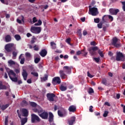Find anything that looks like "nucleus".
Here are the masks:
<instances>
[{
	"instance_id": "obj_1",
	"label": "nucleus",
	"mask_w": 125,
	"mask_h": 125,
	"mask_svg": "<svg viewBox=\"0 0 125 125\" xmlns=\"http://www.w3.org/2000/svg\"><path fill=\"white\" fill-rule=\"evenodd\" d=\"M71 73L72 67L68 66H63V70H60L59 71V74L62 80H65V79H67V75H71Z\"/></svg>"
},
{
	"instance_id": "obj_2",
	"label": "nucleus",
	"mask_w": 125,
	"mask_h": 125,
	"mask_svg": "<svg viewBox=\"0 0 125 125\" xmlns=\"http://www.w3.org/2000/svg\"><path fill=\"white\" fill-rule=\"evenodd\" d=\"M9 70V68L6 69L7 73L10 80L15 83L18 82V78L16 77V73L13 70Z\"/></svg>"
},
{
	"instance_id": "obj_3",
	"label": "nucleus",
	"mask_w": 125,
	"mask_h": 125,
	"mask_svg": "<svg viewBox=\"0 0 125 125\" xmlns=\"http://www.w3.org/2000/svg\"><path fill=\"white\" fill-rule=\"evenodd\" d=\"M4 48L7 52H11L13 50H16V48L14 46V44L9 43L5 45Z\"/></svg>"
},
{
	"instance_id": "obj_4",
	"label": "nucleus",
	"mask_w": 125,
	"mask_h": 125,
	"mask_svg": "<svg viewBox=\"0 0 125 125\" xmlns=\"http://www.w3.org/2000/svg\"><path fill=\"white\" fill-rule=\"evenodd\" d=\"M89 14L92 15V16H96L99 14L98 12V9L96 7L90 8V6H89Z\"/></svg>"
},
{
	"instance_id": "obj_5",
	"label": "nucleus",
	"mask_w": 125,
	"mask_h": 125,
	"mask_svg": "<svg viewBox=\"0 0 125 125\" xmlns=\"http://www.w3.org/2000/svg\"><path fill=\"white\" fill-rule=\"evenodd\" d=\"M116 61H125V56H124L123 53L117 52L116 54Z\"/></svg>"
},
{
	"instance_id": "obj_6",
	"label": "nucleus",
	"mask_w": 125,
	"mask_h": 125,
	"mask_svg": "<svg viewBox=\"0 0 125 125\" xmlns=\"http://www.w3.org/2000/svg\"><path fill=\"white\" fill-rule=\"evenodd\" d=\"M40 122H41V118L38 115L35 114H31V123L32 124L40 123Z\"/></svg>"
},
{
	"instance_id": "obj_7",
	"label": "nucleus",
	"mask_w": 125,
	"mask_h": 125,
	"mask_svg": "<svg viewBox=\"0 0 125 125\" xmlns=\"http://www.w3.org/2000/svg\"><path fill=\"white\" fill-rule=\"evenodd\" d=\"M48 122L50 125H56V124L54 123V115H53L52 112H49Z\"/></svg>"
},
{
	"instance_id": "obj_8",
	"label": "nucleus",
	"mask_w": 125,
	"mask_h": 125,
	"mask_svg": "<svg viewBox=\"0 0 125 125\" xmlns=\"http://www.w3.org/2000/svg\"><path fill=\"white\" fill-rule=\"evenodd\" d=\"M32 33H37V34H40L42 32V28L41 27H31L30 29Z\"/></svg>"
},
{
	"instance_id": "obj_9",
	"label": "nucleus",
	"mask_w": 125,
	"mask_h": 125,
	"mask_svg": "<svg viewBox=\"0 0 125 125\" xmlns=\"http://www.w3.org/2000/svg\"><path fill=\"white\" fill-rule=\"evenodd\" d=\"M52 83H53L54 85L56 84H60L61 83V79H60V77H54L52 80Z\"/></svg>"
},
{
	"instance_id": "obj_10",
	"label": "nucleus",
	"mask_w": 125,
	"mask_h": 125,
	"mask_svg": "<svg viewBox=\"0 0 125 125\" xmlns=\"http://www.w3.org/2000/svg\"><path fill=\"white\" fill-rule=\"evenodd\" d=\"M112 44L117 48H119V47L121 46V44H120V43H118V38H117V37H115L112 39Z\"/></svg>"
},
{
	"instance_id": "obj_11",
	"label": "nucleus",
	"mask_w": 125,
	"mask_h": 125,
	"mask_svg": "<svg viewBox=\"0 0 125 125\" xmlns=\"http://www.w3.org/2000/svg\"><path fill=\"white\" fill-rule=\"evenodd\" d=\"M39 116L43 120H47V119H48V113L46 111L42 112Z\"/></svg>"
},
{
	"instance_id": "obj_12",
	"label": "nucleus",
	"mask_w": 125,
	"mask_h": 125,
	"mask_svg": "<svg viewBox=\"0 0 125 125\" xmlns=\"http://www.w3.org/2000/svg\"><path fill=\"white\" fill-rule=\"evenodd\" d=\"M105 18H106V15H104L102 17V22H100L97 24L98 28H99V29H102V26L103 24H104V23H106V20H105Z\"/></svg>"
},
{
	"instance_id": "obj_13",
	"label": "nucleus",
	"mask_w": 125,
	"mask_h": 125,
	"mask_svg": "<svg viewBox=\"0 0 125 125\" xmlns=\"http://www.w3.org/2000/svg\"><path fill=\"white\" fill-rule=\"evenodd\" d=\"M47 99L49 101L53 102L54 101V97H55V94L53 93H48L47 94Z\"/></svg>"
},
{
	"instance_id": "obj_14",
	"label": "nucleus",
	"mask_w": 125,
	"mask_h": 125,
	"mask_svg": "<svg viewBox=\"0 0 125 125\" xmlns=\"http://www.w3.org/2000/svg\"><path fill=\"white\" fill-rule=\"evenodd\" d=\"M109 12L111 13V15H117L118 12H120V10L118 9H113L111 8L109 9Z\"/></svg>"
},
{
	"instance_id": "obj_15",
	"label": "nucleus",
	"mask_w": 125,
	"mask_h": 125,
	"mask_svg": "<svg viewBox=\"0 0 125 125\" xmlns=\"http://www.w3.org/2000/svg\"><path fill=\"white\" fill-rule=\"evenodd\" d=\"M76 122V117L75 116H72L70 117V119L68 120L67 123L69 125H73L75 124Z\"/></svg>"
},
{
	"instance_id": "obj_16",
	"label": "nucleus",
	"mask_w": 125,
	"mask_h": 125,
	"mask_svg": "<svg viewBox=\"0 0 125 125\" xmlns=\"http://www.w3.org/2000/svg\"><path fill=\"white\" fill-rule=\"evenodd\" d=\"M22 76L23 78V80L24 81H27V78L28 77V73H27V71H26V69H23L22 72Z\"/></svg>"
},
{
	"instance_id": "obj_17",
	"label": "nucleus",
	"mask_w": 125,
	"mask_h": 125,
	"mask_svg": "<svg viewBox=\"0 0 125 125\" xmlns=\"http://www.w3.org/2000/svg\"><path fill=\"white\" fill-rule=\"evenodd\" d=\"M77 110V107H76V105H70L68 108V111L69 112H72V113H74V112H76Z\"/></svg>"
},
{
	"instance_id": "obj_18",
	"label": "nucleus",
	"mask_w": 125,
	"mask_h": 125,
	"mask_svg": "<svg viewBox=\"0 0 125 125\" xmlns=\"http://www.w3.org/2000/svg\"><path fill=\"white\" fill-rule=\"evenodd\" d=\"M46 54H47V51H46V50L45 49H42L40 52V55L42 57H44L45 56H46Z\"/></svg>"
},
{
	"instance_id": "obj_19",
	"label": "nucleus",
	"mask_w": 125,
	"mask_h": 125,
	"mask_svg": "<svg viewBox=\"0 0 125 125\" xmlns=\"http://www.w3.org/2000/svg\"><path fill=\"white\" fill-rule=\"evenodd\" d=\"M23 117H28V110L23 108L22 110Z\"/></svg>"
},
{
	"instance_id": "obj_20",
	"label": "nucleus",
	"mask_w": 125,
	"mask_h": 125,
	"mask_svg": "<svg viewBox=\"0 0 125 125\" xmlns=\"http://www.w3.org/2000/svg\"><path fill=\"white\" fill-rule=\"evenodd\" d=\"M6 89H7V87L5 85L2 84V82H0V90H5Z\"/></svg>"
},
{
	"instance_id": "obj_21",
	"label": "nucleus",
	"mask_w": 125,
	"mask_h": 125,
	"mask_svg": "<svg viewBox=\"0 0 125 125\" xmlns=\"http://www.w3.org/2000/svg\"><path fill=\"white\" fill-rule=\"evenodd\" d=\"M5 41L6 42H11V36L9 35H6L5 37Z\"/></svg>"
},
{
	"instance_id": "obj_22",
	"label": "nucleus",
	"mask_w": 125,
	"mask_h": 125,
	"mask_svg": "<svg viewBox=\"0 0 125 125\" xmlns=\"http://www.w3.org/2000/svg\"><path fill=\"white\" fill-rule=\"evenodd\" d=\"M88 51L91 56H94V55H96L97 54L96 51L91 50L90 48L88 49Z\"/></svg>"
},
{
	"instance_id": "obj_23",
	"label": "nucleus",
	"mask_w": 125,
	"mask_h": 125,
	"mask_svg": "<svg viewBox=\"0 0 125 125\" xmlns=\"http://www.w3.org/2000/svg\"><path fill=\"white\" fill-rule=\"evenodd\" d=\"M48 79V76L47 74H44V77H41V80L42 83H43V82H45V81H47Z\"/></svg>"
},
{
	"instance_id": "obj_24",
	"label": "nucleus",
	"mask_w": 125,
	"mask_h": 125,
	"mask_svg": "<svg viewBox=\"0 0 125 125\" xmlns=\"http://www.w3.org/2000/svg\"><path fill=\"white\" fill-rule=\"evenodd\" d=\"M28 122V118H24L21 120V125H24Z\"/></svg>"
},
{
	"instance_id": "obj_25",
	"label": "nucleus",
	"mask_w": 125,
	"mask_h": 125,
	"mask_svg": "<svg viewBox=\"0 0 125 125\" xmlns=\"http://www.w3.org/2000/svg\"><path fill=\"white\" fill-rule=\"evenodd\" d=\"M60 89L61 91H66L67 90V86H64L63 84H62L60 87Z\"/></svg>"
},
{
	"instance_id": "obj_26",
	"label": "nucleus",
	"mask_w": 125,
	"mask_h": 125,
	"mask_svg": "<svg viewBox=\"0 0 125 125\" xmlns=\"http://www.w3.org/2000/svg\"><path fill=\"white\" fill-rule=\"evenodd\" d=\"M8 107H9V104H6V105H2L1 106V110H2V111H4V110H5V109H6L7 108H8Z\"/></svg>"
},
{
	"instance_id": "obj_27",
	"label": "nucleus",
	"mask_w": 125,
	"mask_h": 125,
	"mask_svg": "<svg viewBox=\"0 0 125 125\" xmlns=\"http://www.w3.org/2000/svg\"><path fill=\"white\" fill-rule=\"evenodd\" d=\"M77 34L79 37H80V39H82V37L83 34H82V29H78L77 30Z\"/></svg>"
},
{
	"instance_id": "obj_28",
	"label": "nucleus",
	"mask_w": 125,
	"mask_h": 125,
	"mask_svg": "<svg viewBox=\"0 0 125 125\" xmlns=\"http://www.w3.org/2000/svg\"><path fill=\"white\" fill-rule=\"evenodd\" d=\"M29 104L31 107H33V108H35L37 107V103L33 102H29Z\"/></svg>"
},
{
	"instance_id": "obj_29",
	"label": "nucleus",
	"mask_w": 125,
	"mask_h": 125,
	"mask_svg": "<svg viewBox=\"0 0 125 125\" xmlns=\"http://www.w3.org/2000/svg\"><path fill=\"white\" fill-rule=\"evenodd\" d=\"M8 63L9 66H12V65H15V62L12 61V60H10L8 61Z\"/></svg>"
},
{
	"instance_id": "obj_30",
	"label": "nucleus",
	"mask_w": 125,
	"mask_h": 125,
	"mask_svg": "<svg viewBox=\"0 0 125 125\" xmlns=\"http://www.w3.org/2000/svg\"><path fill=\"white\" fill-rule=\"evenodd\" d=\"M50 44L51 46H52V49H55V48H56V43L54 42H51Z\"/></svg>"
},
{
	"instance_id": "obj_31",
	"label": "nucleus",
	"mask_w": 125,
	"mask_h": 125,
	"mask_svg": "<svg viewBox=\"0 0 125 125\" xmlns=\"http://www.w3.org/2000/svg\"><path fill=\"white\" fill-rule=\"evenodd\" d=\"M14 37L16 41H20L21 40V36L18 34L15 35Z\"/></svg>"
},
{
	"instance_id": "obj_32",
	"label": "nucleus",
	"mask_w": 125,
	"mask_h": 125,
	"mask_svg": "<svg viewBox=\"0 0 125 125\" xmlns=\"http://www.w3.org/2000/svg\"><path fill=\"white\" fill-rule=\"evenodd\" d=\"M18 53V52H15V51H13L12 52L13 59H16V57L17 56Z\"/></svg>"
},
{
	"instance_id": "obj_33",
	"label": "nucleus",
	"mask_w": 125,
	"mask_h": 125,
	"mask_svg": "<svg viewBox=\"0 0 125 125\" xmlns=\"http://www.w3.org/2000/svg\"><path fill=\"white\" fill-rule=\"evenodd\" d=\"M40 61H41V58L37 57L34 59V62L35 64H38Z\"/></svg>"
},
{
	"instance_id": "obj_34",
	"label": "nucleus",
	"mask_w": 125,
	"mask_h": 125,
	"mask_svg": "<svg viewBox=\"0 0 125 125\" xmlns=\"http://www.w3.org/2000/svg\"><path fill=\"white\" fill-rule=\"evenodd\" d=\"M98 53H99L101 57H104V55L103 54V51H101V50L99 49L98 51Z\"/></svg>"
},
{
	"instance_id": "obj_35",
	"label": "nucleus",
	"mask_w": 125,
	"mask_h": 125,
	"mask_svg": "<svg viewBox=\"0 0 125 125\" xmlns=\"http://www.w3.org/2000/svg\"><path fill=\"white\" fill-rule=\"evenodd\" d=\"M8 125V116H5V120H4V125Z\"/></svg>"
},
{
	"instance_id": "obj_36",
	"label": "nucleus",
	"mask_w": 125,
	"mask_h": 125,
	"mask_svg": "<svg viewBox=\"0 0 125 125\" xmlns=\"http://www.w3.org/2000/svg\"><path fill=\"white\" fill-rule=\"evenodd\" d=\"M90 48L91 49V50H93L94 51L99 50V49H98V47L97 46L91 47Z\"/></svg>"
},
{
	"instance_id": "obj_37",
	"label": "nucleus",
	"mask_w": 125,
	"mask_h": 125,
	"mask_svg": "<svg viewBox=\"0 0 125 125\" xmlns=\"http://www.w3.org/2000/svg\"><path fill=\"white\" fill-rule=\"evenodd\" d=\"M88 93H89V94H91V93H94V91L93 90V89H92V88H89L88 90Z\"/></svg>"
},
{
	"instance_id": "obj_38",
	"label": "nucleus",
	"mask_w": 125,
	"mask_h": 125,
	"mask_svg": "<svg viewBox=\"0 0 125 125\" xmlns=\"http://www.w3.org/2000/svg\"><path fill=\"white\" fill-rule=\"evenodd\" d=\"M102 83L103 84H104V85H107V80L106 79H103Z\"/></svg>"
},
{
	"instance_id": "obj_39",
	"label": "nucleus",
	"mask_w": 125,
	"mask_h": 125,
	"mask_svg": "<svg viewBox=\"0 0 125 125\" xmlns=\"http://www.w3.org/2000/svg\"><path fill=\"white\" fill-rule=\"evenodd\" d=\"M31 74V75H33L34 77H39V74L38 72H32Z\"/></svg>"
},
{
	"instance_id": "obj_40",
	"label": "nucleus",
	"mask_w": 125,
	"mask_h": 125,
	"mask_svg": "<svg viewBox=\"0 0 125 125\" xmlns=\"http://www.w3.org/2000/svg\"><path fill=\"white\" fill-rule=\"evenodd\" d=\"M108 114H109V111H104L103 114V117L104 118H106V117L108 116Z\"/></svg>"
},
{
	"instance_id": "obj_41",
	"label": "nucleus",
	"mask_w": 125,
	"mask_h": 125,
	"mask_svg": "<svg viewBox=\"0 0 125 125\" xmlns=\"http://www.w3.org/2000/svg\"><path fill=\"white\" fill-rule=\"evenodd\" d=\"M34 50L36 51H38L40 49L39 48V46L35 45L33 47Z\"/></svg>"
},
{
	"instance_id": "obj_42",
	"label": "nucleus",
	"mask_w": 125,
	"mask_h": 125,
	"mask_svg": "<svg viewBox=\"0 0 125 125\" xmlns=\"http://www.w3.org/2000/svg\"><path fill=\"white\" fill-rule=\"evenodd\" d=\"M37 111L38 112L39 116H40V114H42V113L43 112V110H42V109H38L37 110Z\"/></svg>"
},
{
	"instance_id": "obj_43",
	"label": "nucleus",
	"mask_w": 125,
	"mask_h": 125,
	"mask_svg": "<svg viewBox=\"0 0 125 125\" xmlns=\"http://www.w3.org/2000/svg\"><path fill=\"white\" fill-rule=\"evenodd\" d=\"M121 3H122L123 7L122 8L124 11H125V1H121Z\"/></svg>"
},
{
	"instance_id": "obj_44",
	"label": "nucleus",
	"mask_w": 125,
	"mask_h": 125,
	"mask_svg": "<svg viewBox=\"0 0 125 125\" xmlns=\"http://www.w3.org/2000/svg\"><path fill=\"white\" fill-rule=\"evenodd\" d=\"M58 115L59 116V117H63V113L60 110L58 111Z\"/></svg>"
},
{
	"instance_id": "obj_45",
	"label": "nucleus",
	"mask_w": 125,
	"mask_h": 125,
	"mask_svg": "<svg viewBox=\"0 0 125 125\" xmlns=\"http://www.w3.org/2000/svg\"><path fill=\"white\" fill-rule=\"evenodd\" d=\"M17 114L18 115L19 118H20V119H22V118L21 117V114H20V111L18 109L17 110Z\"/></svg>"
},
{
	"instance_id": "obj_46",
	"label": "nucleus",
	"mask_w": 125,
	"mask_h": 125,
	"mask_svg": "<svg viewBox=\"0 0 125 125\" xmlns=\"http://www.w3.org/2000/svg\"><path fill=\"white\" fill-rule=\"evenodd\" d=\"M35 40H37V39L36 38H32V40L30 41L31 44L35 43L36 42Z\"/></svg>"
},
{
	"instance_id": "obj_47",
	"label": "nucleus",
	"mask_w": 125,
	"mask_h": 125,
	"mask_svg": "<svg viewBox=\"0 0 125 125\" xmlns=\"http://www.w3.org/2000/svg\"><path fill=\"white\" fill-rule=\"evenodd\" d=\"M94 20L95 23H99V22H100V19H99V18L94 19Z\"/></svg>"
},
{
	"instance_id": "obj_48",
	"label": "nucleus",
	"mask_w": 125,
	"mask_h": 125,
	"mask_svg": "<svg viewBox=\"0 0 125 125\" xmlns=\"http://www.w3.org/2000/svg\"><path fill=\"white\" fill-rule=\"evenodd\" d=\"M20 63L21 64H24V63H25V58H23L21 59Z\"/></svg>"
},
{
	"instance_id": "obj_49",
	"label": "nucleus",
	"mask_w": 125,
	"mask_h": 125,
	"mask_svg": "<svg viewBox=\"0 0 125 125\" xmlns=\"http://www.w3.org/2000/svg\"><path fill=\"white\" fill-rule=\"evenodd\" d=\"M94 60L97 63H98V62H99V61H100V58H94Z\"/></svg>"
},
{
	"instance_id": "obj_50",
	"label": "nucleus",
	"mask_w": 125,
	"mask_h": 125,
	"mask_svg": "<svg viewBox=\"0 0 125 125\" xmlns=\"http://www.w3.org/2000/svg\"><path fill=\"white\" fill-rule=\"evenodd\" d=\"M70 42H71V39L70 38L67 39L66 40V42H67V43H68V44H71Z\"/></svg>"
},
{
	"instance_id": "obj_51",
	"label": "nucleus",
	"mask_w": 125,
	"mask_h": 125,
	"mask_svg": "<svg viewBox=\"0 0 125 125\" xmlns=\"http://www.w3.org/2000/svg\"><path fill=\"white\" fill-rule=\"evenodd\" d=\"M93 106H92V105H91L89 106V112H90L91 113H92L93 112Z\"/></svg>"
},
{
	"instance_id": "obj_52",
	"label": "nucleus",
	"mask_w": 125,
	"mask_h": 125,
	"mask_svg": "<svg viewBox=\"0 0 125 125\" xmlns=\"http://www.w3.org/2000/svg\"><path fill=\"white\" fill-rule=\"evenodd\" d=\"M25 56H26V57L30 58V57H31V54H30V53H29V52H26L25 53Z\"/></svg>"
},
{
	"instance_id": "obj_53",
	"label": "nucleus",
	"mask_w": 125,
	"mask_h": 125,
	"mask_svg": "<svg viewBox=\"0 0 125 125\" xmlns=\"http://www.w3.org/2000/svg\"><path fill=\"white\" fill-rule=\"evenodd\" d=\"M87 76L89 77V78H93L94 76L91 75L90 73H89V72H87Z\"/></svg>"
},
{
	"instance_id": "obj_54",
	"label": "nucleus",
	"mask_w": 125,
	"mask_h": 125,
	"mask_svg": "<svg viewBox=\"0 0 125 125\" xmlns=\"http://www.w3.org/2000/svg\"><path fill=\"white\" fill-rule=\"evenodd\" d=\"M104 104L106 106H108V107H110L111 106V104L108 102H105Z\"/></svg>"
},
{
	"instance_id": "obj_55",
	"label": "nucleus",
	"mask_w": 125,
	"mask_h": 125,
	"mask_svg": "<svg viewBox=\"0 0 125 125\" xmlns=\"http://www.w3.org/2000/svg\"><path fill=\"white\" fill-rule=\"evenodd\" d=\"M22 103H23L24 105H25V106H27V105L28 104V102H27L26 101V100H23V101H22Z\"/></svg>"
},
{
	"instance_id": "obj_56",
	"label": "nucleus",
	"mask_w": 125,
	"mask_h": 125,
	"mask_svg": "<svg viewBox=\"0 0 125 125\" xmlns=\"http://www.w3.org/2000/svg\"><path fill=\"white\" fill-rule=\"evenodd\" d=\"M83 51H78L77 52L76 54H77V55H80L81 54H83Z\"/></svg>"
},
{
	"instance_id": "obj_57",
	"label": "nucleus",
	"mask_w": 125,
	"mask_h": 125,
	"mask_svg": "<svg viewBox=\"0 0 125 125\" xmlns=\"http://www.w3.org/2000/svg\"><path fill=\"white\" fill-rule=\"evenodd\" d=\"M33 23H36V22L38 21V20H37V18L34 17L32 19Z\"/></svg>"
},
{
	"instance_id": "obj_58",
	"label": "nucleus",
	"mask_w": 125,
	"mask_h": 125,
	"mask_svg": "<svg viewBox=\"0 0 125 125\" xmlns=\"http://www.w3.org/2000/svg\"><path fill=\"white\" fill-rule=\"evenodd\" d=\"M15 72L16 73V74H19L20 73V70L18 69H15Z\"/></svg>"
},
{
	"instance_id": "obj_59",
	"label": "nucleus",
	"mask_w": 125,
	"mask_h": 125,
	"mask_svg": "<svg viewBox=\"0 0 125 125\" xmlns=\"http://www.w3.org/2000/svg\"><path fill=\"white\" fill-rule=\"evenodd\" d=\"M86 35H87V31L86 30H83V36H86Z\"/></svg>"
},
{
	"instance_id": "obj_60",
	"label": "nucleus",
	"mask_w": 125,
	"mask_h": 125,
	"mask_svg": "<svg viewBox=\"0 0 125 125\" xmlns=\"http://www.w3.org/2000/svg\"><path fill=\"white\" fill-rule=\"evenodd\" d=\"M37 23H39V24L41 26V25H42V22L41 20H39Z\"/></svg>"
},
{
	"instance_id": "obj_61",
	"label": "nucleus",
	"mask_w": 125,
	"mask_h": 125,
	"mask_svg": "<svg viewBox=\"0 0 125 125\" xmlns=\"http://www.w3.org/2000/svg\"><path fill=\"white\" fill-rule=\"evenodd\" d=\"M116 98L117 99H120V98H121V95L120 94H117L116 95Z\"/></svg>"
},
{
	"instance_id": "obj_62",
	"label": "nucleus",
	"mask_w": 125,
	"mask_h": 125,
	"mask_svg": "<svg viewBox=\"0 0 125 125\" xmlns=\"http://www.w3.org/2000/svg\"><path fill=\"white\" fill-rule=\"evenodd\" d=\"M27 83H32V80L31 79H28L27 80Z\"/></svg>"
},
{
	"instance_id": "obj_63",
	"label": "nucleus",
	"mask_w": 125,
	"mask_h": 125,
	"mask_svg": "<svg viewBox=\"0 0 125 125\" xmlns=\"http://www.w3.org/2000/svg\"><path fill=\"white\" fill-rule=\"evenodd\" d=\"M96 42H91L90 43V44L91 45H96Z\"/></svg>"
},
{
	"instance_id": "obj_64",
	"label": "nucleus",
	"mask_w": 125,
	"mask_h": 125,
	"mask_svg": "<svg viewBox=\"0 0 125 125\" xmlns=\"http://www.w3.org/2000/svg\"><path fill=\"white\" fill-rule=\"evenodd\" d=\"M121 106L123 107V113H125V105L124 106V104H121Z\"/></svg>"
}]
</instances>
